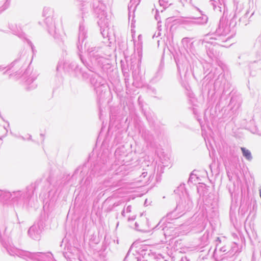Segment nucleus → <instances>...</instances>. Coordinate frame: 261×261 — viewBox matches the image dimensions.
I'll use <instances>...</instances> for the list:
<instances>
[{"label": "nucleus", "mask_w": 261, "mask_h": 261, "mask_svg": "<svg viewBox=\"0 0 261 261\" xmlns=\"http://www.w3.org/2000/svg\"><path fill=\"white\" fill-rule=\"evenodd\" d=\"M241 150L243 152V155L246 158L247 160H250L251 159V154L250 151L248 149L244 147L241 148Z\"/></svg>", "instance_id": "nucleus-1"}]
</instances>
